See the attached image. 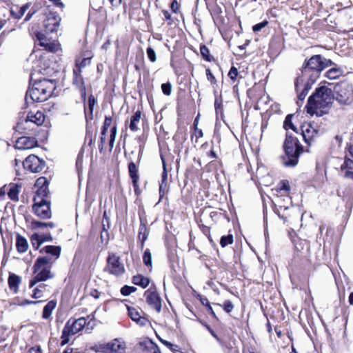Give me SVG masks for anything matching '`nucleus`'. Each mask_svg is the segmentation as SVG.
<instances>
[{
    "label": "nucleus",
    "mask_w": 353,
    "mask_h": 353,
    "mask_svg": "<svg viewBox=\"0 0 353 353\" xmlns=\"http://www.w3.org/2000/svg\"><path fill=\"white\" fill-rule=\"evenodd\" d=\"M322 55L315 54L309 59L305 60L301 70V74L298 75L294 81L295 89L299 92V84L305 79L316 82L321 72L323 70L322 65Z\"/></svg>",
    "instance_id": "f03ea898"
},
{
    "label": "nucleus",
    "mask_w": 353,
    "mask_h": 353,
    "mask_svg": "<svg viewBox=\"0 0 353 353\" xmlns=\"http://www.w3.org/2000/svg\"><path fill=\"white\" fill-rule=\"evenodd\" d=\"M48 181L46 177L39 178L34 184V187L37 188L35 195L33 198L34 202H43L49 201V190H48Z\"/></svg>",
    "instance_id": "9d476101"
},
{
    "label": "nucleus",
    "mask_w": 353,
    "mask_h": 353,
    "mask_svg": "<svg viewBox=\"0 0 353 353\" xmlns=\"http://www.w3.org/2000/svg\"><path fill=\"white\" fill-rule=\"evenodd\" d=\"M161 342L173 352L180 351V347L177 345L172 344L170 342L163 339H161Z\"/></svg>",
    "instance_id": "c03bdc74"
},
{
    "label": "nucleus",
    "mask_w": 353,
    "mask_h": 353,
    "mask_svg": "<svg viewBox=\"0 0 353 353\" xmlns=\"http://www.w3.org/2000/svg\"><path fill=\"white\" fill-rule=\"evenodd\" d=\"M285 156L283 157V163L286 167H294L299 162L300 154L303 152V147L298 139L291 134L287 133L283 143Z\"/></svg>",
    "instance_id": "20e7f679"
},
{
    "label": "nucleus",
    "mask_w": 353,
    "mask_h": 353,
    "mask_svg": "<svg viewBox=\"0 0 353 353\" xmlns=\"http://www.w3.org/2000/svg\"><path fill=\"white\" fill-rule=\"evenodd\" d=\"M146 52H147L148 59L152 62H155L157 60V57H156V53H155V51L154 50V49L152 48L151 47H148L147 48Z\"/></svg>",
    "instance_id": "de8ad7c7"
},
{
    "label": "nucleus",
    "mask_w": 353,
    "mask_h": 353,
    "mask_svg": "<svg viewBox=\"0 0 353 353\" xmlns=\"http://www.w3.org/2000/svg\"><path fill=\"white\" fill-rule=\"evenodd\" d=\"M104 271L116 276H120L125 272L123 264L120 261L119 256L114 253H109L107 258V265Z\"/></svg>",
    "instance_id": "6e6552de"
},
{
    "label": "nucleus",
    "mask_w": 353,
    "mask_h": 353,
    "mask_svg": "<svg viewBox=\"0 0 353 353\" xmlns=\"http://www.w3.org/2000/svg\"><path fill=\"white\" fill-rule=\"evenodd\" d=\"M43 110L46 111L50 112L53 110H57V106L54 103L52 105L50 104V103H48L44 105Z\"/></svg>",
    "instance_id": "13d9d810"
},
{
    "label": "nucleus",
    "mask_w": 353,
    "mask_h": 353,
    "mask_svg": "<svg viewBox=\"0 0 353 353\" xmlns=\"http://www.w3.org/2000/svg\"><path fill=\"white\" fill-rule=\"evenodd\" d=\"M292 117L293 114H291L286 116L283 123V127L285 130L292 129V130L296 132V128L292 121Z\"/></svg>",
    "instance_id": "4c0bfd02"
},
{
    "label": "nucleus",
    "mask_w": 353,
    "mask_h": 353,
    "mask_svg": "<svg viewBox=\"0 0 353 353\" xmlns=\"http://www.w3.org/2000/svg\"><path fill=\"white\" fill-rule=\"evenodd\" d=\"M50 261L49 256L39 257L33 266L34 277L30 281V287L32 288L38 282L46 281L52 278V275L49 270L48 263Z\"/></svg>",
    "instance_id": "423d86ee"
},
{
    "label": "nucleus",
    "mask_w": 353,
    "mask_h": 353,
    "mask_svg": "<svg viewBox=\"0 0 353 353\" xmlns=\"http://www.w3.org/2000/svg\"><path fill=\"white\" fill-rule=\"evenodd\" d=\"M141 112L137 111L130 118V123L129 128L131 131L136 132L139 130L137 124L139 123L141 119Z\"/></svg>",
    "instance_id": "c756f323"
},
{
    "label": "nucleus",
    "mask_w": 353,
    "mask_h": 353,
    "mask_svg": "<svg viewBox=\"0 0 353 353\" xmlns=\"http://www.w3.org/2000/svg\"><path fill=\"white\" fill-rule=\"evenodd\" d=\"M128 172L132 181L139 180V169L133 161L128 164Z\"/></svg>",
    "instance_id": "7c9ffc66"
},
{
    "label": "nucleus",
    "mask_w": 353,
    "mask_h": 353,
    "mask_svg": "<svg viewBox=\"0 0 353 353\" xmlns=\"http://www.w3.org/2000/svg\"><path fill=\"white\" fill-rule=\"evenodd\" d=\"M268 21H262L261 23H259L256 25H254L253 27H252V30L254 32H258V31H260L262 28H263L264 27H265L267 25H268Z\"/></svg>",
    "instance_id": "3c124183"
},
{
    "label": "nucleus",
    "mask_w": 353,
    "mask_h": 353,
    "mask_svg": "<svg viewBox=\"0 0 353 353\" xmlns=\"http://www.w3.org/2000/svg\"><path fill=\"white\" fill-rule=\"evenodd\" d=\"M44 303L43 301L41 300V301H28V300H24L23 301H22L20 305H32L35 307H41V304H43ZM57 305V303L54 301H49L47 304H46L45 305L42 306L43 309H54L55 307Z\"/></svg>",
    "instance_id": "412c9836"
},
{
    "label": "nucleus",
    "mask_w": 353,
    "mask_h": 353,
    "mask_svg": "<svg viewBox=\"0 0 353 353\" xmlns=\"http://www.w3.org/2000/svg\"><path fill=\"white\" fill-rule=\"evenodd\" d=\"M92 58V55L85 54L77 57L75 60L74 68H79L81 72L82 68L90 64Z\"/></svg>",
    "instance_id": "b1692460"
},
{
    "label": "nucleus",
    "mask_w": 353,
    "mask_h": 353,
    "mask_svg": "<svg viewBox=\"0 0 353 353\" xmlns=\"http://www.w3.org/2000/svg\"><path fill=\"white\" fill-rule=\"evenodd\" d=\"M233 243V236L232 234H228L226 236H223L220 240V244L221 247L225 248L228 245H230Z\"/></svg>",
    "instance_id": "ea45409f"
},
{
    "label": "nucleus",
    "mask_w": 353,
    "mask_h": 353,
    "mask_svg": "<svg viewBox=\"0 0 353 353\" xmlns=\"http://www.w3.org/2000/svg\"><path fill=\"white\" fill-rule=\"evenodd\" d=\"M132 281L134 285L145 288L150 283V279L141 274L135 275L132 277Z\"/></svg>",
    "instance_id": "c85d7f7f"
},
{
    "label": "nucleus",
    "mask_w": 353,
    "mask_h": 353,
    "mask_svg": "<svg viewBox=\"0 0 353 353\" xmlns=\"http://www.w3.org/2000/svg\"><path fill=\"white\" fill-rule=\"evenodd\" d=\"M16 248L20 253L26 252L29 248L27 240L20 234H17L16 237Z\"/></svg>",
    "instance_id": "bb28decb"
},
{
    "label": "nucleus",
    "mask_w": 353,
    "mask_h": 353,
    "mask_svg": "<svg viewBox=\"0 0 353 353\" xmlns=\"http://www.w3.org/2000/svg\"><path fill=\"white\" fill-rule=\"evenodd\" d=\"M161 90L163 93L166 96H170L172 92V85L170 82L161 84Z\"/></svg>",
    "instance_id": "a18cd8bd"
},
{
    "label": "nucleus",
    "mask_w": 353,
    "mask_h": 353,
    "mask_svg": "<svg viewBox=\"0 0 353 353\" xmlns=\"http://www.w3.org/2000/svg\"><path fill=\"white\" fill-rule=\"evenodd\" d=\"M30 6V3H28L21 7L16 6L12 8V16L14 17L15 19H21L24 15L27 10L29 8Z\"/></svg>",
    "instance_id": "cd10ccee"
},
{
    "label": "nucleus",
    "mask_w": 353,
    "mask_h": 353,
    "mask_svg": "<svg viewBox=\"0 0 353 353\" xmlns=\"http://www.w3.org/2000/svg\"><path fill=\"white\" fill-rule=\"evenodd\" d=\"M322 65L323 70L329 66L335 65L336 64L332 60L326 59L322 56Z\"/></svg>",
    "instance_id": "5fc2aeb1"
},
{
    "label": "nucleus",
    "mask_w": 353,
    "mask_h": 353,
    "mask_svg": "<svg viewBox=\"0 0 353 353\" xmlns=\"http://www.w3.org/2000/svg\"><path fill=\"white\" fill-rule=\"evenodd\" d=\"M143 261L146 266L152 267V254L149 249H146L143 256Z\"/></svg>",
    "instance_id": "a19ab883"
},
{
    "label": "nucleus",
    "mask_w": 353,
    "mask_h": 353,
    "mask_svg": "<svg viewBox=\"0 0 353 353\" xmlns=\"http://www.w3.org/2000/svg\"><path fill=\"white\" fill-rule=\"evenodd\" d=\"M112 122V117L105 116L103 125L104 127L109 128L111 125Z\"/></svg>",
    "instance_id": "0e129e2a"
},
{
    "label": "nucleus",
    "mask_w": 353,
    "mask_h": 353,
    "mask_svg": "<svg viewBox=\"0 0 353 353\" xmlns=\"http://www.w3.org/2000/svg\"><path fill=\"white\" fill-rule=\"evenodd\" d=\"M70 320L68 321V343H69V336L82 330L86 321L84 318H79L77 320H74L71 325H70Z\"/></svg>",
    "instance_id": "f3484780"
},
{
    "label": "nucleus",
    "mask_w": 353,
    "mask_h": 353,
    "mask_svg": "<svg viewBox=\"0 0 353 353\" xmlns=\"http://www.w3.org/2000/svg\"><path fill=\"white\" fill-rule=\"evenodd\" d=\"M117 132V125H114L110 129V141H109L110 151L112 150V149L114 146V141L116 139Z\"/></svg>",
    "instance_id": "58836bf2"
},
{
    "label": "nucleus",
    "mask_w": 353,
    "mask_h": 353,
    "mask_svg": "<svg viewBox=\"0 0 353 353\" xmlns=\"http://www.w3.org/2000/svg\"><path fill=\"white\" fill-rule=\"evenodd\" d=\"M93 110L94 108L92 107L91 109H88L89 113H88L86 109H85V119L87 121L92 120L93 119Z\"/></svg>",
    "instance_id": "e2e57ef3"
},
{
    "label": "nucleus",
    "mask_w": 353,
    "mask_h": 353,
    "mask_svg": "<svg viewBox=\"0 0 353 353\" xmlns=\"http://www.w3.org/2000/svg\"><path fill=\"white\" fill-rule=\"evenodd\" d=\"M206 76L208 80L212 84H215L216 83V80L214 74L212 73L211 70L208 68L206 69Z\"/></svg>",
    "instance_id": "603ef678"
},
{
    "label": "nucleus",
    "mask_w": 353,
    "mask_h": 353,
    "mask_svg": "<svg viewBox=\"0 0 353 353\" xmlns=\"http://www.w3.org/2000/svg\"><path fill=\"white\" fill-rule=\"evenodd\" d=\"M103 353H125V344L117 339L101 345Z\"/></svg>",
    "instance_id": "4468645a"
},
{
    "label": "nucleus",
    "mask_w": 353,
    "mask_h": 353,
    "mask_svg": "<svg viewBox=\"0 0 353 353\" xmlns=\"http://www.w3.org/2000/svg\"><path fill=\"white\" fill-rule=\"evenodd\" d=\"M343 71L340 68L334 67L326 72V77L330 79H335L342 75Z\"/></svg>",
    "instance_id": "72a5a7b5"
},
{
    "label": "nucleus",
    "mask_w": 353,
    "mask_h": 353,
    "mask_svg": "<svg viewBox=\"0 0 353 353\" xmlns=\"http://www.w3.org/2000/svg\"><path fill=\"white\" fill-rule=\"evenodd\" d=\"M34 135L23 136L16 141L15 148L19 150H28L37 145V141Z\"/></svg>",
    "instance_id": "2eb2a0df"
},
{
    "label": "nucleus",
    "mask_w": 353,
    "mask_h": 353,
    "mask_svg": "<svg viewBox=\"0 0 353 353\" xmlns=\"http://www.w3.org/2000/svg\"><path fill=\"white\" fill-rule=\"evenodd\" d=\"M52 310H43L42 317L45 319H48L52 315Z\"/></svg>",
    "instance_id": "774afa93"
},
{
    "label": "nucleus",
    "mask_w": 353,
    "mask_h": 353,
    "mask_svg": "<svg viewBox=\"0 0 353 353\" xmlns=\"http://www.w3.org/2000/svg\"><path fill=\"white\" fill-rule=\"evenodd\" d=\"M302 135L306 143H308L314 139L317 134V131L310 125H304L301 127Z\"/></svg>",
    "instance_id": "4be33fe9"
},
{
    "label": "nucleus",
    "mask_w": 353,
    "mask_h": 353,
    "mask_svg": "<svg viewBox=\"0 0 353 353\" xmlns=\"http://www.w3.org/2000/svg\"><path fill=\"white\" fill-rule=\"evenodd\" d=\"M303 83L304 87L303 90L300 93H298V101H296V103L299 106L302 105L305 97L307 96L309 90L311 89L312 85L314 82H312L310 80L305 79L302 83Z\"/></svg>",
    "instance_id": "5701e85b"
},
{
    "label": "nucleus",
    "mask_w": 353,
    "mask_h": 353,
    "mask_svg": "<svg viewBox=\"0 0 353 353\" xmlns=\"http://www.w3.org/2000/svg\"><path fill=\"white\" fill-rule=\"evenodd\" d=\"M46 253L51 254L55 257V259H58L60 256L61 248L59 246L48 245L43 248Z\"/></svg>",
    "instance_id": "473e14b6"
},
{
    "label": "nucleus",
    "mask_w": 353,
    "mask_h": 353,
    "mask_svg": "<svg viewBox=\"0 0 353 353\" xmlns=\"http://www.w3.org/2000/svg\"><path fill=\"white\" fill-rule=\"evenodd\" d=\"M147 301L149 303H154L155 309H161V303L159 296L156 294H151L148 298Z\"/></svg>",
    "instance_id": "e433bc0d"
},
{
    "label": "nucleus",
    "mask_w": 353,
    "mask_h": 353,
    "mask_svg": "<svg viewBox=\"0 0 353 353\" xmlns=\"http://www.w3.org/2000/svg\"><path fill=\"white\" fill-rule=\"evenodd\" d=\"M341 169L342 170L345 169L353 170V161L349 158H345Z\"/></svg>",
    "instance_id": "49530a36"
},
{
    "label": "nucleus",
    "mask_w": 353,
    "mask_h": 353,
    "mask_svg": "<svg viewBox=\"0 0 353 353\" xmlns=\"http://www.w3.org/2000/svg\"><path fill=\"white\" fill-rule=\"evenodd\" d=\"M8 281L10 290L16 293L18 291L19 285L21 282V277L14 273H10Z\"/></svg>",
    "instance_id": "393cba45"
},
{
    "label": "nucleus",
    "mask_w": 353,
    "mask_h": 353,
    "mask_svg": "<svg viewBox=\"0 0 353 353\" xmlns=\"http://www.w3.org/2000/svg\"><path fill=\"white\" fill-rule=\"evenodd\" d=\"M61 17L54 12H50L46 14V17L43 21L44 30L46 33L57 32L60 26Z\"/></svg>",
    "instance_id": "f8f14e48"
},
{
    "label": "nucleus",
    "mask_w": 353,
    "mask_h": 353,
    "mask_svg": "<svg viewBox=\"0 0 353 353\" xmlns=\"http://www.w3.org/2000/svg\"><path fill=\"white\" fill-rule=\"evenodd\" d=\"M72 83L79 88L81 97L85 99L86 94L85 87L84 85L83 79L81 76V72L79 68L73 69Z\"/></svg>",
    "instance_id": "a211bd4d"
},
{
    "label": "nucleus",
    "mask_w": 353,
    "mask_h": 353,
    "mask_svg": "<svg viewBox=\"0 0 353 353\" xmlns=\"http://www.w3.org/2000/svg\"><path fill=\"white\" fill-rule=\"evenodd\" d=\"M20 189L21 186L17 184L11 185L8 193L9 198L12 201H18Z\"/></svg>",
    "instance_id": "2f4dec72"
},
{
    "label": "nucleus",
    "mask_w": 353,
    "mask_h": 353,
    "mask_svg": "<svg viewBox=\"0 0 353 353\" xmlns=\"http://www.w3.org/2000/svg\"><path fill=\"white\" fill-rule=\"evenodd\" d=\"M43 290L40 288H35L34 290V293L32 294V297L34 299H39L43 297Z\"/></svg>",
    "instance_id": "4d7b16f0"
},
{
    "label": "nucleus",
    "mask_w": 353,
    "mask_h": 353,
    "mask_svg": "<svg viewBox=\"0 0 353 353\" xmlns=\"http://www.w3.org/2000/svg\"><path fill=\"white\" fill-rule=\"evenodd\" d=\"M54 88L55 85L52 80L47 79L37 80L26 92V101L28 104L45 101L52 95Z\"/></svg>",
    "instance_id": "7ed1b4c3"
},
{
    "label": "nucleus",
    "mask_w": 353,
    "mask_h": 353,
    "mask_svg": "<svg viewBox=\"0 0 353 353\" xmlns=\"http://www.w3.org/2000/svg\"><path fill=\"white\" fill-rule=\"evenodd\" d=\"M334 98L341 104H348L353 100L352 85L345 81L340 82L334 87Z\"/></svg>",
    "instance_id": "0eeeda50"
},
{
    "label": "nucleus",
    "mask_w": 353,
    "mask_h": 353,
    "mask_svg": "<svg viewBox=\"0 0 353 353\" xmlns=\"http://www.w3.org/2000/svg\"><path fill=\"white\" fill-rule=\"evenodd\" d=\"M139 345L143 350L150 353H161L158 345L149 339H145L139 343Z\"/></svg>",
    "instance_id": "aec40b11"
},
{
    "label": "nucleus",
    "mask_w": 353,
    "mask_h": 353,
    "mask_svg": "<svg viewBox=\"0 0 353 353\" xmlns=\"http://www.w3.org/2000/svg\"><path fill=\"white\" fill-rule=\"evenodd\" d=\"M36 43L49 52H57L61 50L59 43L56 39L48 38L46 34L38 32L35 34Z\"/></svg>",
    "instance_id": "1a4fd4ad"
},
{
    "label": "nucleus",
    "mask_w": 353,
    "mask_h": 353,
    "mask_svg": "<svg viewBox=\"0 0 353 353\" xmlns=\"http://www.w3.org/2000/svg\"><path fill=\"white\" fill-rule=\"evenodd\" d=\"M44 241H46V239H42V237L37 234H34L31 236L32 246L36 249H38L40 245Z\"/></svg>",
    "instance_id": "f704fd0d"
},
{
    "label": "nucleus",
    "mask_w": 353,
    "mask_h": 353,
    "mask_svg": "<svg viewBox=\"0 0 353 353\" xmlns=\"http://www.w3.org/2000/svg\"><path fill=\"white\" fill-rule=\"evenodd\" d=\"M200 322L208 330V331L210 332V333L217 340V341H219V339L218 337V336L216 334V333L214 332V331L213 330L211 329V327L207 325L205 323L200 321Z\"/></svg>",
    "instance_id": "680f3d73"
},
{
    "label": "nucleus",
    "mask_w": 353,
    "mask_h": 353,
    "mask_svg": "<svg viewBox=\"0 0 353 353\" xmlns=\"http://www.w3.org/2000/svg\"><path fill=\"white\" fill-rule=\"evenodd\" d=\"M281 190H285L287 192L290 191V187L287 181H282L281 182Z\"/></svg>",
    "instance_id": "338daca9"
},
{
    "label": "nucleus",
    "mask_w": 353,
    "mask_h": 353,
    "mask_svg": "<svg viewBox=\"0 0 353 353\" xmlns=\"http://www.w3.org/2000/svg\"><path fill=\"white\" fill-rule=\"evenodd\" d=\"M66 344V325H64L62 330V335H61V345H64Z\"/></svg>",
    "instance_id": "052dcab7"
},
{
    "label": "nucleus",
    "mask_w": 353,
    "mask_h": 353,
    "mask_svg": "<svg viewBox=\"0 0 353 353\" xmlns=\"http://www.w3.org/2000/svg\"><path fill=\"white\" fill-rule=\"evenodd\" d=\"M334 93L331 88L325 85L317 88L308 98L307 112L311 115L322 116L327 113L334 101Z\"/></svg>",
    "instance_id": "f257e3e1"
},
{
    "label": "nucleus",
    "mask_w": 353,
    "mask_h": 353,
    "mask_svg": "<svg viewBox=\"0 0 353 353\" xmlns=\"http://www.w3.org/2000/svg\"><path fill=\"white\" fill-rule=\"evenodd\" d=\"M23 168L31 172L37 173L43 171L46 168V162L37 156L29 155L23 162Z\"/></svg>",
    "instance_id": "9b49d317"
},
{
    "label": "nucleus",
    "mask_w": 353,
    "mask_h": 353,
    "mask_svg": "<svg viewBox=\"0 0 353 353\" xmlns=\"http://www.w3.org/2000/svg\"><path fill=\"white\" fill-rule=\"evenodd\" d=\"M163 163V172L161 174V180L159 183V196L160 200L168 192V172L166 169V164L163 156L161 157Z\"/></svg>",
    "instance_id": "6ab92c4d"
},
{
    "label": "nucleus",
    "mask_w": 353,
    "mask_h": 353,
    "mask_svg": "<svg viewBox=\"0 0 353 353\" xmlns=\"http://www.w3.org/2000/svg\"><path fill=\"white\" fill-rule=\"evenodd\" d=\"M200 52H201V54L202 56V57L208 61H211V56L210 54V51H209V49L207 48L206 46L205 45H201L200 46Z\"/></svg>",
    "instance_id": "79ce46f5"
},
{
    "label": "nucleus",
    "mask_w": 353,
    "mask_h": 353,
    "mask_svg": "<svg viewBox=\"0 0 353 353\" xmlns=\"http://www.w3.org/2000/svg\"><path fill=\"white\" fill-rule=\"evenodd\" d=\"M132 185H133V188H134V193L137 196H139L141 194V190L139 188V181H132Z\"/></svg>",
    "instance_id": "bf43d9fd"
},
{
    "label": "nucleus",
    "mask_w": 353,
    "mask_h": 353,
    "mask_svg": "<svg viewBox=\"0 0 353 353\" xmlns=\"http://www.w3.org/2000/svg\"><path fill=\"white\" fill-rule=\"evenodd\" d=\"M137 290V288L134 286L124 285L121 289V293L123 296H128L131 293L134 292Z\"/></svg>",
    "instance_id": "37998d69"
},
{
    "label": "nucleus",
    "mask_w": 353,
    "mask_h": 353,
    "mask_svg": "<svg viewBox=\"0 0 353 353\" xmlns=\"http://www.w3.org/2000/svg\"><path fill=\"white\" fill-rule=\"evenodd\" d=\"M97 103V100L95 99V97L91 94L88 97V109H91L92 107H94L95 104Z\"/></svg>",
    "instance_id": "6e6d98bb"
},
{
    "label": "nucleus",
    "mask_w": 353,
    "mask_h": 353,
    "mask_svg": "<svg viewBox=\"0 0 353 353\" xmlns=\"http://www.w3.org/2000/svg\"><path fill=\"white\" fill-rule=\"evenodd\" d=\"M289 210L288 207L280 206L279 208H276L274 212L278 214L279 217L283 220L284 222L288 221V214L285 213Z\"/></svg>",
    "instance_id": "c9c22d12"
},
{
    "label": "nucleus",
    "mask_w": 353,
    "mask_h": 353,
    "mask_svg": "<svg viewBox=\"0 0 353 353\" xmlns=\"http://www.w3.org/2000/svg\"><path fill=\"white\" fill-rule=\"evenodd\" d=\"M238 75V70L236 68H235L234 66H232L229 72H228V77L232 79V80H235L236 77Z\"/></svg>",
    "instance_id": "8fccbe9b"
},
{
    "label": "nucleus",
    "mask_w": 353,
    "mask_h": 353,
    "mask_svg": "<svg viewBox=\"0 0 353 353\" xmlns=\"http://www.w3.org/2000/svg\"><path fill=\"white\" fill-rule=\"evenodd\" d=\"M128 314L139 326H145L149 323L148 316L143 310H128Z\"/></svg>",
    "instance_id": "dca6fc26"
},
{
    "label": "nucleus",
    "mask_w": 353,
    "mask_h": 353,
    "mask_svg": "<svg viewBox=\"0 0 353 353\" xmlns=\"http://www.w3.org/2000/svg\"><path fill=\"white\" fill-rule=\"evenodd\" d=\"M149 234V230L145 223H143L141 219V223L139 228L138 238L141 240V248H143L145 241L147 240Z\"/></svg>",
    "instance_id": "a878e982"
},
{
    "label": "nucleus",
    "mask_w": 353,
    "mask_h": 353,
    "mask_svg": "<svg viewBox=\"0 0 353 353\" xmlns=\"http://www.w3.org/2000/svg\"><path fill=\"white\" fill-rule=\"evenodd\" d=\"M198 298L203 305L208 307V309H212L210 301L206 296L199 294Z\"/></svg>",
    "instance_id": "09e8293b"
},
{
    "label": "nucleus",
    "mask_w": 353,
    "mask_h": 353,
    "mask_svg": "<svg viewBox=\"0 0 353 353\" xmlns=\"http://www.w3.org/2000/svg\"><path fill=\"white\" fill-rule=\"evenodd\" d=\"M50 201L43 202H34L32 210L34 213L41 219H50L51 217V211L50 207Z\"/></svg>",
    "instance_id": "ddd939ff"
},
{
    "label": "nucleus",
    "mask_w": 353,
    "mask_h": 353,
    "mask_svg": "<svg viewBox=\"0 0 353 353\" xmlns=\"http://www.w3.org/2000/svg\"><path fill=\"white\" fill-rule=\"evenodd\" d=\"M171 10L173 12H176L179 10V3L176 0H173L170 5Z\"/></svg>",
    "instance_id": "69168bd1"
},
{
    "label": "nucleus",
    "mask_w": 353,
    "mask_h": 353,
    "mask_svg": "<svg viewBox=\"0 0 353 353\" xmlns=\"http://www.w3.org/2000/svg\"><path fill=\"white\" fill-rule=\"evenodd\" d=\"M45 119V115L41 111L38 110L35 113L30 112L23 121L17 124L16 130L21 134L36 135L33 125H41L44 123Z\"/></svg>",
    "instance_id": "39448f33"
},
{
    "label": "nucleus",
    "mask_w": 353,
    "mask_h": 353,
    "mask_svg": "<svg viewBox=\"0 0 353 353\" xmlns=\"http://www.w3.org/2000/svg\"><path fill=\"white\" fill-rule=\"evenodd\" d=\"M32 226L34 229H39L46 228V223L39 221H33L32 222Z\"/></svg>",
    "instance_id": "864d4df0"
}]
</instances>
